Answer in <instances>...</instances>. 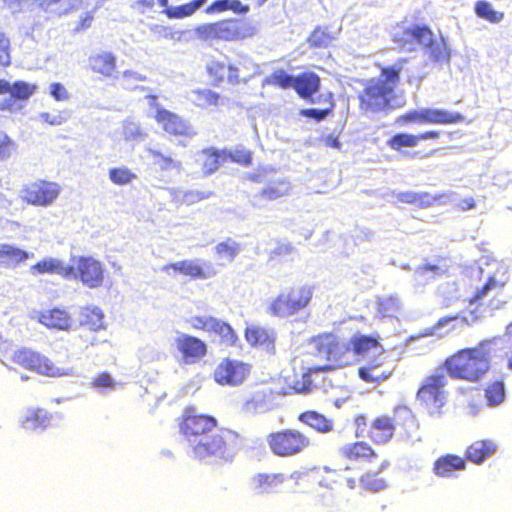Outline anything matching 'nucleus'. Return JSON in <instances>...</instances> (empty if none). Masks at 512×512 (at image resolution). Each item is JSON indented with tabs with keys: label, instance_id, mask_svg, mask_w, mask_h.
Instances as JSON below:
<instances>
[{
	"label": "nucleus",
	"instance_id": "obj_19",
	"mask_svg": "<svg viewBox=\"0 0 512 512\" xmlns=\"http://www.w3.org/2000/svg\"><path fill=\"white\" fill-rule=\"evenodd\" d=\"M339 454L346 461L361 464H371L379 458L377 450L365 440L342 445Z\"/></svg>",
	"mask_w": 512,
	"mask_h": 512
},
{
	"label": "nucleus",
	"instance_id": "obj_25",
	"mask_svg": "<svg viewBox=\"0 0 512 512\" xmlns=\"http://www.w3.org/2000/svg\"><path fill=\"white\" fill-rule=\"evenodd\" d=\"M321 78L313 71H304L295 76L294 91L304 100L315 103L313 96L320 90Z\"/></svg>",
	"mask_w": 512,
	"mask_h": 512
},
{
	"label": "nucleus",
	"instance_id": "obj_17",
	"mask_svg": "<svg viewBox=\"0 0 512 512\" xmlns=\"http://www.w3.org/2000/svg\"><path fill=\"white\" fill-rule=\"evenodd\" d=\"M207 74L212 80L213 86H220L223 82H226L231 86H238L246 84L250 77H246L241 74V68L239 65L234 63L226 64L223 61L213 60L206 68Z\"/></svg>",
	"mask_w": 512,
	"mask_h": 512
},
{
	"label": "nucleus",
	"instance_id": "obj_63",
	"mask_svg": "<svg viewBox=\"0 0 512 512\" xmlns=\"http://www.w3.org/2000/svg\"><path fill=\"white\" fill-rule=\"evenodd\" d=\"M39 118L51 126H58L66 122V117L61 113L50 114L49 112L40 113Z\"/></svg>",
	"mask_w": 512,
	"mask_h": 512
},
{
	"label": "nucleus",
	"instance_id": "obj_32",
	"mask_svg": "<svg viewBox=\"0 0 512 512\" xmlns=\"http://www.w3.org/2000/svg\"><path fill=\"white\" fill-rule=\"evenodd\" d=\"M32 257L33 253H29L17 246L0 243V266L2 267L16 268Z\"/></svg>",
	"mask_w": 512,
	"mask_h": 512
},
{
	"label": "nucleus",
	"instance_id": "obj_36",
	"mask_svg": "<svg viewBox=\"0 0 512 512\" xmlns=\"http://www.w3.org/2000/svg\"><path fill=\"white\" fill-rule=\"evenodd\" d=\"M382 361L373 360L365 366L358 369L359 378L366 383L379 384L392 375V371L379 370L382 367Z\"/></svg>",
	"mask_w": 512,
	"mask_h": 512
},
{
	"label": "nucleus",
	"instance_id": "obj_64",
	"mask_svg": "<svg viewBox=\"0 0 512 512\" xmlns=\"http://www.w3.org/2000/svg\"><path fill=\"white\" fill-rule=\"evenodd\" d=\"M50 94L56 101H64L69 98V94L61 83L55 82L50 85Z\"/></svg>",
	"mask_w": 512,
	"mask_h": 512
},
{
	"label": "nucleus",
	"instance_id": "obj_15",
	"mask_svg": "<svg viewBox=\"0 0 512 512\" xmlns=\"http://www.w3.org/2000/svg\"><path fill=\"white\" fill-rule=\"evenodd\" d=\"M251 365L231 358H223L213 370V380L222 386L241 385L249 376Z\"/></svg>",
	"mask_w": 512,
	"mask_h": 512
},
{
	"label": "nucleus",
	"instance_id": "obj_14",
	"mask_svg": "<svg viewBox=\"0 0 512 512\" xmlns=\"http://www.w3.org/2000/svg\"><path fill=\"white\" fill-rule=\"evenodd\" d=\"M464 121V116L458 112L442 109L425 108L420 111L410 110L401 114L395 120L399 126L412 123L419 124H457Z\"/></svg>",
	"mask_w": 512,
	"mask_h": 512
},
{
	"label": "nucleus",
	"instance_id": "obj_26",
	"mask_svg": "<svg viewBox=\"0 0 512 512\" xmlns=\"http://www.w3.org/2000/svg\"><path fill=\"white\" fill-rule=\"evenodd\" d=\"M467 463L464 457L456 454H445L437 458L433 464V473L441 478H449L456 471H464Z\"/></svg>",
	"mask_w": 512,
	"mask_h": 512
},
{
	"label": "nucleus",
	"instance_id": "obj_48",
	"mask_svg": "<svg viewBox=\"0 0 512 512\" xmlns=\"http://www.w3.org/2000/svg\"><path fill=\"white\" fill-rule=\"evenodd\" d=\"M266 83L273 85L277 88L287 90L294 88L295 76L288 74L283 69H277L273 71L270 76L266 79Z\"/></svg>",
	"mask_w": 512,
	"mask_h": 512
},
{
	"label": "nucleus",
	"instance_id": "obj_52",
	"mask_svg": "<svg viewBox=\"0 0 512 512\" xmlns=\"http://www.w3.org/2000/svg\"><path fill=\"white\" fill-rule=\"evenodd\" d=\"M149 155L153 158L154 164L161 170L179 169L181 167V162L173 159L171 156L164 155L158 150H150Z\"/></svg>",
	"mask_w": 512,
	"mask_h": 512
},
{
	"label": "nucleus",
	"instance_id": "obj_45",
	"mask_svg": "<svg viewBox=\"0 0 512 512\" xmlns=\"http://www.w3.org/2000/svg\"><path fill=\"white\" fill-rule=\"evenodd\" d=\"M334 40V36L327 28L316 27L308 36L307 42L309 47L314 49L328 48Z\"/></svg>",
	"mask_w": 512,
	"mask_h": 512
},
{
	"label": "nucleus",
	"instance_id": "obj_3",
	"mask_svg": "<svg viewBox=\"0 0 512 512\" xmlns=\"http://www.w3.org/2000/svg\"><path fill=\"white\" fill-rule=\"evenodd\" d=\"M407 59H399L391 66L380 67L378 77L362 79V89L357 94L358 109L366 116L387 115L404 106L405 100L396 89L400 85L401 72Z\"/></svg>",
	"mask_w": 512,
	"mask_h": 512
},
{
	"label": "nucleus",
	"instance_id": "obj_56",
	"mask_svg": "<svg viewBox=\"0 0 512 512\" xmlns=\"http://www.w3.org/2000/svg\"><path fill=\"white\" fill-rule=\"evenodd\" d=\"M214 319L213 316L196 315L190 317L187 322L194 330L209 332Z\"/></svg>",
	"mask_w": 512,
	"mask_h": 512
},
{
	"label": "nucleus",
	"instance_id": "obj_8",
	"mask_svg": "<svg viewBox=\"0 0 512 512\" xmlns=\"http://www.w3.org/2000/svg\"><path fill=\"white\" fill-rule=\"evenodd\" d=\"M313 297V289L308 285H294L281 291L267 307L274 317L289 318L305 310Z\"/></svg>",
	"mask_w": 512,
	"mask_h": 512
},
{
	"label": "nucleus",
	"instance_id": "obj_2",
	"mask_svg": "<svg viewBox=\"0 0 512 512\" xmlns=\"http://www.w3.org/2000/svg\"><path fill=\"white\" fill-rule=\"evenodd\" d=\"M505 355V348L499 338L485 339L475 346L456 350L441 362L439 369L453 380L477 383L491 370L493 359Z\"/></svg>",
	"mask_w": 512,
	"mask_h": 512
},
{
	"label": "nucleus",
	"instance_id": "obj_24",
	"mask_svg": "<svg viewBox=\"0 0 512 512\" xmlns=\"http://www.w3.org/2000/svg\"><path fill=\"white\" fill-rule=\"evenodd\" d=\"M441 133L437 130L425 131L419 134L406 132L396 133L387 140V146L397 152H402L404 148H414L421 140L438 139Z\"/></svg>",
	"mask_w": 512,
	"mask_h": 512
},
{
	"label": "nucleus",
	"instance_id": "obj_51",
	"mask_svg": "<svg viewBox=\"0 0 512 512\" xmlns=\"http://www.w3.org/2000/svg\"><path fill=\"white\" fill-rule=\"evenodd\" d=\"M240 251V246L232 239L220 242L215 246V253L222 258L232 262Z\"/></svg>",
	"mask_w": 512,
	"mask_h": 512
},
{
	"label": "nucleus",
	"instance_id": "obj_59",
	"mask_svg": "<svg viewBox=\"0 0 512 512\" xmlns=\"http://www.w3.org/2000/svg\"><path fill=\"white\" fill-rule=\"evenodd\" d=\"M91 387L96 389H112L115 386L112 376L104 371L97 374L90 383Z\"/></svg>",
	"mask_w": 512,
	"mask_h": 512
},
{
	"label": "nucleus",
	"instance_id": "obj_57",
	"mask_svg": "<svg viewBox=\"0 0 512 512\" xmlns=\"http://www.w3.org/2000/svg\"><path fill=\"white\" fill-rule=\"evenodd\" d=\"M377 310L381 317H393L399 310V304L396 300L387 298L379 301Z\"/></svg>",
	"mask_w": 512,
	"mask_h": 512
},
{
	"label": "nucleus",
	"instance_id": "obj_55",
	"mask_svg": "<svg viewBox=\"0 0 512 512\" xmlns=\"http://www.w3.org/2000/svg\"><path fill=\"white\" fill-rule=\"evenodd\" d=\"M224 159H229L243 166H249L252 164V153L247 149H235L229 152L224 151Z\"/></svg>",
	"mask_w": 512,
	"mask_h": 512
},
{
	"label": "nucleus",
	"instance_id": "obj_6",
	"mask_svg": "<svg viewBox=\"0 0 512 512\" xmlns=\"http://www.w3.org/2000/svg\"><path fill=\"white\" fill-rule=\"evenodd\" d=\"M256 29L249 22L239 18H226L205 23L196 28L197 37L205 42H237L251 38Z\"/></svg>",
	"mask_w": 512,
	"mask_h": 512
},
{
	"label": "nucleus",
	"instance_id": "obj_53",
	"mask_svg": "<svg viewBox=\"0 0 512 512\" xmlns=\"http://www.w3.org/2000/svg\"><path fill=\"white\" fill-rule=\"evenodd\" d=\"M11 40L6 32L0 31V68L11 65Z\"/></svg>",
	"mask_w": 512,
	"mask_h": 512
},
{
	"label": "nucleus",
	"instance_id": "obj_31",
	"mask_svg": "<svg viewBox=\"0 0 512 512\" xmlns=\"http://www.w3.org/2000/svg\"><path fill=\"white\" fill-rule=\"evenodd\" d=\"M224 160V151L209 147L197 153L196 163L203 175L208 176L216 172Z\"/></svg>",
	"mask_w": 512,
	"mask_h": 512
},
{
	"label": "nucleus",
	"instance_id": "obj_49",
	"mask_svg": "<svg viewBox=\"0 0 512 512\" xmlns=\"http://www.w3.org/2000/svg\"><path fill=\"white\" fill-rule=\"evenodd\" d=\"M65 268L66 267H64L59 261L48 258L38 261L36 264L32 265L30 269L33 274L58 273L63 275Z\"/></svg>",
	"mask_w": 512,
	"mask_h": 512
},
{
	"label": "nucleus",
	"instance_id": "obj_29",
	"mask_svg": "<svg viewBox=\"0 0 512 512\" xmlns=\"http://www.w3.org/2000/svg\"><path fill=\"white\" fill-rule=\"evenodd\" d=\"M350 348L352 352V358L364 357L373 350L382 349L381 338L379 334L366 335L361 333H355L350 339Z\"/></svg>",
	"mask_w": 512,
	"mask_h": 512
},
{
	"label": "nucleus",
	"instance_id": "obj_40",
	"mask_svg": "<svg viewBox=\"0 0 512 512\" xmlns=\"http://www.w3.org/2000/svg\"><path fill=\"white\" fill-rule=\"evenodd\" d=\"M207 0H192L191 2L169 7H164L163 13L170 19H181L194 14Z\"/></svg>",
	"mask_w": 512,
	"mask_h": 512
},
{
	"label": "nucleus",
	"instance_id": "obj_33",
	"mask_svg": "<svg viewBox=\"0 0 512 512\" xmlns=\"http://www.w3.org/2000/svg\"><path fill=\"white\" fill-rule=\"evenodd\" d=\"M52 418V414L43 408H29L21 420V425L26 430H44L51 425Z\"/></svg>",
	"mask_w": 512,
	"mask_h": 512
},
{
	"label": "nucleus",
	"instance_id": "obj_1",
	"mask_svg": "<svg viewBox=\"0 0 512 512\" xmlns=\"http://www.w3.org/2000/svg\"><path fill=\"white\" fill-rule=\"evenodd\" d=\"M176 424L179 434L189 443L195 459L231 461L241 446L242 438L238 432L219 427L216 417L199 412L194 405L183 408Z\"/></svg>",
	"mask_w": 512,
	"mask_h": 512
},
{
	"label": "nucleus",
	"instance_id": "obj_37",
	"mask_svg": "<svg viewBox=\"0 0 512 512\" xmlns=\"http://www.w3.org/2000/svg\"><path fill=\"white\" fill-rule=\"evenodd\" d=\"M291 185L286 179L270 181L257 195L263 201H274L290 193Z\"/></svg>",
	"mask_w": 512,
	"mask_h": 512
},
{
	"label": "nucleus",
	"instance_id": "obj_28",
	"mask_svg": "<svg viewBox=\"0 0 512 512\" xmlns=\"http://www.w3.org/2000/svg\"><path fill=\"white\" fill-rule=\"evenodd\" d=\"M433 37L432 30L426 25H414L403 27L401 32L396 34V41L401 45L420 44L426 47Z\"/></svg>",
	"mask_w": 512,
	"mask_h": 512
},
{
	"label": "nucleus",
	"instance_id": "obj_27",
	"mask_svg": "<svg viewBox=\"0 0 512 512\" xmlns=\"http://www.w3.org/2000/svg\"><path fill=\"white\" fill-rule=\"evenodd\" d=\"M497 451V444L491 439H479L472 442L465 450L466 462L480 465L493 456Z\"/></svg>",
	"mask_w": 512,
	"mask_h": 512
},
{
	"label": "nucleus",
	"instance_id": "obj_18",
	"mask_svg": "<svg viewBox=\"0 0 512 512\" xmlns=\"http://www.w3.org/2000/svg\"><path fill=\"white\" fill-rule=\"evenodd\" d=\"M154 119L162 130L171 136L192 137L196 134L188 121L160 105H156Z\"/></svg>",
	"mask_w": 512,
	"mask_h": 512
},
{
	"label": "nucleus",
	"instance_id": "obj_10",
	"mask_svg": "<svg viewBox=\"0 0 512 512\" xmlns=\"http://www.w3.org/2000/svg\"><path fill=\"white\" fill-rule=\"evenodd\" d=\"M437 368L436 371L427 375L421 382L417 392L416 398L423 405L430 414H440L441 409L447 402V376Z\"/></svg>",
	"mask_w": 512,
	"mask_h": 512
},
{
	"label": "nucleus",
	"instance_id": "obj_39",
	"mask_svg": "<svg viewBox=\"0 0 512 512\" xmlns=\"http://www.w3.org/2000/svg\"><path fill=\"white\" fill-rule=\"evenodd\" d=\"M285 481V476L282 473H259L254 477L256 487L262 493L274 492Z\"/></svg>",
	"mask_w": 512,
	"mask_h": 512
},
{
	"label": "nucleus",
	"instance_id": "obj_43",
	"mask_svg": "<svg viewBox=\"0 0 512 512\" xmlns=\"http://www.w3.org/2000/svg\"><path fill=\"white\" fill-rule=\"evenodd\" d=\"M431 59L435 62H448L450 60V49L444 38L434 39L426 45Z\"/></svg>",
	"mask_w": 512,
	"mask_h": 512
},
{
	"label": "nucleus",
	"instance_id": "obj_58",
	"mask_svg": "<svg viewBox=\"0 0 512 512\" xmlns=\"http://www.w3.org/2000/svg\"><path fill=\"white\" fill-rule=\"evenodd\" d=\"M267 397L268 393H266L265 391L255 392L249 399L245 401L244 409L247 411L257 410L266 403Z\"/></svg>",
	"mask_w": 512,
	"mask_h": 512
},
{
	"label": "nucleus",
	"instance_id": "obj_38",
	"mask_svg": "<svg viewBox=\"0 0 512 512\" xmlns=\"http://www.w3.org/2000/svg\"><path fill=\"white\" fill-rule=\"evenodd\" d=\"M317 103L324 102L327 104V107L324 109H316V108H308V109H302L300 110V115L304 116L308 119H314L317 122H320L324 120L327 116H329L334 108H335V101L333 93L328 92L325 94L324 97L319 96L317 100H315Z\"/></svg>",
	"mask_w": 512,
	"mask_h": 512
},
{
	"label": "nucleus",
	"instance_id": "obj_41",
	"mask_svg": "<svg viewBox=\"0 0 512 512\" xmlns=\"http://www.w3.org/2000/svg\"><path fill=\"white\" fill-rule=\"evenodd\" d=\"M474 12L478 18L492 24L500 23L504 19V13L495 10L493 5L486 0L477 1L474 5Z\"/></svg>",
	"mask_w": 512,
	"mask_h": 512
},
{
	"label": "nucleus",
	"instance_id": "obj_47",
	"mask_svg": "<svg viewBox=\"0 0 512 512\" xmlns=\"http://www.w3.org/2000/svg\"><path fill=\"white\" fill-rule=\"evenodd\" d=\"M485 399L489 406H497L505 399V385L502 380L489 383L485 388Z\"/></svg>",
	"mask_w": 512,
	"mask_h": 512
},
{
	"label": "nucleus",
	"instance_id": "obj_20",
	"mask_svg": "<svg viewBox=\"0 0 512 512\" xmlns=\"http://www.w3.org/2000/svg\"><path fill=\"white\" fill-rule=\"evenodd\" d=\"M162 270L166 273L173 271L176 274L188 277L190 280L208 279L215 276L217 273L211 264L202 266L193 260L187 259L166 264L163 266Z\"/></svg>",
	"mask_w": 512,
	"mask_h": 512
},
{
	"label": "nucleus",
	"instance_id": "obj_50",
	"mask_svg": "<svg viewBox=\"0 0 512 512\" xmlns=\"http://www.w3.org/2000/svg\"><path fill=\"white\" fill-rule=\"evenodd\" d=\"M37 89L38 86L36 84L18 80L11 85L9 93L14 99L26 101L37 91Z\"/></svg>",
	"mask_w": 512,
	"mask_h": 512
},
{
	"label": "nucleus",
	"instance_id": "obj_60",
	"mask_svg": "<svg viewBox=\"0 0 512 512\" xmlns=\"http://www.w3.org/2000/svg\"><path fill=\"white\" fill-rule=\"evenodd\" d=\"M94 11H95V8L93 10L86 11L84 14H82L79 17V19L77 20V22L73 28V31L75 33L83 32L92 26L93 21H94Z\"/></svg>",
	"mask_w": 512,
	"mask_h": 512
},
{
	"label": "nucleus",
	"instance_id": "obj_54",
	"mask_svg": "<svg viewBox=\"0 0 512 512\" xmlns=\"http://www.w3.org/2000/svg\"><path fill=\"white\" fill-rule=\"evenodd\" d=\"M109 178L116 185H125L134 180L136 175L127 167H118L109 170Z\"/></svg>",
	"mask_w": 512,
	"mask_h": 512
},
{
	"label": "nucleus",
	"instance_id": "obj_11",
	"mask_svg": "<svg viewBox=\"0 0 512 512\" xmlns=\"http://www.w3.org/2000/svg\"><path fill=\"white\" fill-rule=\"evenodd\" d=\"M63 276L79 280L84 286L95 289L102 286L105 270L102 263L90 256H79L74 265L66 266Z\"/></svg>",
	"mask_w": 512,
	"mask_h": 512
},
{
	"label": "nucleus",
	"instance_id": "obj_46",
	"mask_svg": "<svg viewBox=\"0 0 512 512\" xmlns=\"http://www.w3.org/2000/svg\"><path fill=\"white\" fill-rule=\"evenodd\" d=\"M505 286L504 282L497 281L493 276H490L486 283L479 289H477L474 294L470 297L469 303L476 304L480 303L485 297H487L491 292L498 293L503 290Z\"/></svg>",
	"mask_w": 512,
	"mask_h": 512
},
{
	"label": "nucleus",
	"instance_id": "obj_13",
	"mask_svg": "<svg viewBox=\"0 0 512 512\" xmlns=\"http://www.w3.org/2000/svg\"><path fill=\"white\" fill-rule=\"evenodd\" d=\"M12 361L25 370L46 377L55 378L67 374L63 368L57 367L48 357L28 348L16 350L12 356Z\"/></svg>",
	"mask_w": 512,
	"mask_h": 512
},
{
	"label": "nucleus",
	"instance_id": "obj_16",
	"mask_svg": "<svg viewBox=\"0 0 512 512\" xmlns=\"http://www.w3.org/2000/svg\"><path fill=\"white\" fill-rule=\"evenodd\" d=\"M175 348L180 361L186 365L200 362L208 353V345L204 340L187 333H180L175 338Z\"/></svg>",
	"mask_w": 512,
	"mask_h": 512
},
{
	"label": "nucleus",
	"instance_id": "obj_61",
	"mask_svg": "<svg viewBox=\"0 0 512 512\" xmlns=\"http://www.w3.org/2000/svg\"><path fill=\"white\" fill-rule=\"evenodd\" d=\"M13 148L12 139L5 132L0 131V160L9 158Z\"/></svg>",
	"mask_w": 512,
	"mask_h": 512
},
{
	"label": "nucleus",
	"instance_id": "obj_30",
	"mask_svg": "<svg viewBox=\"0 0 512 512\" xmlns=\"http://www.w3.org/2000/svg\"><path fill=\"white\" fill-rule=\"evenodd\" d=\"M297 420L320 434L331 433L335 427L332 419L315 410H306L300 413Z\"/></svg>",
	"mask_w": 512,
	"mask_h": 512
},
{
	"label": "nucleus",
	"instance_id": "obj_35",
	"mask_svg": "<svg viewBox=\"0 0 512 512\" xmlns=\"http://www.w3.org/2000/svg\"><path fill=\"white\" fill-rule=\"evenodd\" d=\"M104 313L96 306H84L80 310L79 324L90 331H99L105 328Z\"/></svg>",
	"mask_w": 512,
	"mask_h": 512
},
{
	"label": "nucleus",
	"instance_id": "obj_42",
	"mask_svg": "<svg viewBox=\"0 0 512 512\" xmlns=\"http://www.w3.org/2000/svg\"><path fill=\"white\" fill-rule=\"evenodd\" d=\"M325 371H327V370L324 366H317V367L309 368L306 372H304L301 375L300 379H296L293 382L291 388L296 393L310 392L313 389V387L316 386L314 384L313 376L318 375L319 373L325 372Z\"/></svg>",
	"mask_w": 512,
	"mask_h": 512
},
{
	"label": "nucleus",
	"instance_id": "obj_44",
	"mask_svg": "<svg viewBox=\"0 0 512 512\" xmlns=\"http://www.w3.org/2000/svg\"><path fill=\"white\" fill-rule=\"evenodd\" d=\"M193 95L195 104L201 108L217 107L223 100L219 93L207 88L196 89L193 91Z\"/></svg>",
	"mask_w": 512,
	"mask_h": 512
},
{
	"label": "nucleus",
	"instance_id": "obj_34",
	"mask_svg": "<svg viewBox=\"0 0 512 512\" xmlns=\"http://www.w3.org/2000/svg\"><path fill=\"white\" fill-rule=\"evenodd\" d=\"M208 333L217 336L220 345L225 347H235L239 342V337L232 326L216 317Z\"/></svg>",
	"mask_w": 512,
	"mask_h": 512
},
{
	"label": "nucleus",
	"instance_id": "obj_12",
	"mask_svg": "<svg viewBox=\"0 0 512 512\" xmlns=\"http://www.w3.org/2000/svg\"><path fill=\"white\" fill-rule=\"evenodd\" d=\"M62 189L60 184L46 179H36L21 189V200L35 207H49L58 199Z\"/></svg>",
	"mask_w": 512,
	"mask_h": 512
},
{
	"label": "nucleus",
	"instance_id": "obj_21",
	"mask_svg": "<svg viewBox=\"0 0 512 512\" xmlns=\"http://www.w3.org/2000/svg\"><path fill=\"white\" fill-rule=\"evenodd\" d=\"M87 70L100 79H110L117 73V57L110 51H99L88 57Z\"/></svg>",
	"mask_w": 512,
	"mask_h": 512
},
{
	"label": "nucleus",
	"instance_id": "obj_22",
	"mask_svg": "<svg viewBox=\"0 0 512 512\" xmlns=\"http://www.w3.org/2000/svg\"><path fill=\"white\" fill-rule=\"evenodd\" d=\"M244 336L250 346L270 354L275 353L276 333L273 329L261 325H251L246 327Z\"/></svg>",
	"mask_w": 512,
	"mask_h": 512
},
{
	"label": "nucleus",
	"instance_id": "obj_23",
	"mask_svg": "<svg viewBox=\"0 0 512 512\" xmlns=\"http://www.w3.org/2000/svg\"><path fill=\"white\" fill-rule=\"evenodd\" d=\"M37 320L48 329L57 331H68L73 326V318L69 312L58 307L40 311Z\"/></svg>",
	"mask_w": 512,
	"mask_h": 512
},
{
	"label": "nucleus",
	"instance_id": "obj_5",
	"mask_svg": "<svg viewBox=\"0 0 512 512\" xmlns=\"http://www.w3.org/2000/svg\"><path fill=\"white\" fill-rule=\"evenodd\" d=\"M389 466V460L383 459L377 470H367L363 472L358 479L352 476H346L344 474L349 470V467L337 470L325 466L323 467L324 473L319 481V486L333 490L340 486L342 483H345L347 488L354 490L357 487V484H359L363 490L377 493L388 487V482L384 477L381 476V473L387 470Z\"/></svg>",
	"mask_w": 512,
	"mask_h": 512
},
{
	"label": "nucleus",
	"instance_id": "obj_62",
	"mask_svg": "<svg viewBox=\"0 0 512 512\" xmlns=\"http://www.w3.org/2000/svg\"><path fill=\"white\" fill-rule=\"evenodd\" d=\"M441 200V195L432 196L428 192L416 193L415 205L421 208H426L434 205Z\"/></svg>",
	"mask_w": 512,
	"mask_h": 512
},
{
	"label": "nucleus",
	"instance_id": "obj_7",
	"mask_svg": "<svg viewBox=\"0 0 512 512\" xmlns=\"http://www.w3.org/2000/svg\"><path fill=\"white\" fill-rule=\"evenodd\" d=\"M271 453L280 458H290L302 455L311 446V438L296 428H284L271 432L266 437Z\"/></svg>",
	"mask_w": 512,
	"mask_h": 512
},
{
	"label": "nucleus",
	"instance_id": "obj_4",
	"mask_svg": "<svg viewBox=\"0 0 512 512\" xmlns=\"http://www.w3.org/2000/svg\"><path fill=\"white\" fill-rule=\"evenodd\" d=\"M356 437L367 438L375 445H386L399 432L401 439L411 441L418 434L419 422L406 405H396L391 414L382 413L368 420L363 413L353 417Z\"/></svg>",
	"mask_w": 512,
	"mask_h": 512
},
{
	"label": "nucleus",
	"instance_id": "obj_9",
	"mask_svg": "<svg viewBox=\"0 0 512 512\" xmlns=\"http://www.w3.org/2000/svg\"><path fill=\"white\" fill-rule=\"evenodd\" d=\"M316 351L325 357L329 364L327 371L336 370L353 364L349 340L345 341L333 333H323L313 339Z\"/></svg>",
	"mask_w": 512,
	"mask_h": 512
}]
</instances>
